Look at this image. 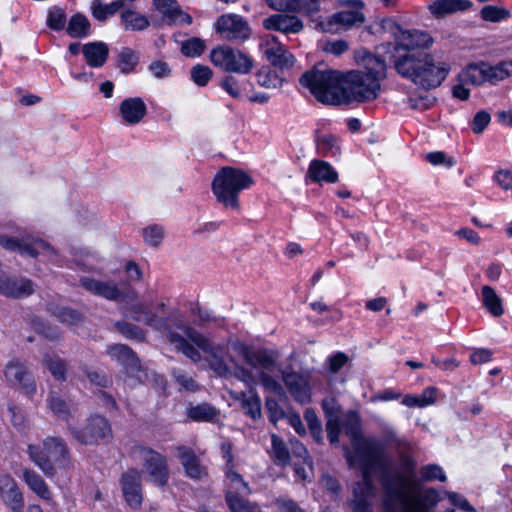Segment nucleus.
Returning <instances> with one entry per match:
<instances>
[{"label":"nucleus","instance_id":"nucleus-12","mask_svg":"<svg viewBox=\"0 0 512 512\" xmlns=\"http://www.w3.org/2000/svg\"><path fill=\"white\" fill-rule=\"evenodd\" d=\"M3 376L10 387L21 390L29 397L36 394V381L25 361L19 358L9 360L4 366Z\"/></svg>","mask_w":512,"mask_h":512},{"label":"nucleus","instance_id":"nucleus-38","mask_svg":"<svg viewBox=\"0 0 512 512\" xmlns=\"http://www.w3.org/2000/svg\"><path fill=\"white\" fill-rule=\"evenodd\" d=\"M482 303L484 307L494 316L499 317L504 313L501 298L496 294L495 290L485 285L482 287Z\"/></svg>","mask_w":512,"mask_h":512},{"label":"nucleus","instance_id":"nucleus-7","mask_svg":"<svg viewBox=\"0 0 512 512\" xmlns=\"http://www.w3.org/2000/svg\"><path fill=\"white\" fill-rule=\"evenodd\" d=\"M253 179L245 171L223 167L212 181V191L218 202L226 208L239 209V193L252 186Z\"/></svg>","mask_w":512,"mask_h":512},{"label":"nucleus","instance_id":"nucleus-30","mask_svg":"<svg viewBox=\"0 0 512 512\" xmlns=\"http://www.w3.org/2000/svg\"><path fill=\"white\" fill-rule=\"evenodd\" d=\"M82 53L90 67L99 68L106 63L109 48L103 42H90L82 47Z\"/></svg>","mask_w":512,"mask_h":512},{"label":"nucleus","instance_id":"nucleus-6","mask_svg":"<svg viewBox=\"0 0 512 512\" xmlns=\"http://www.w3.org/2000/svg\"><path fill=\"white\" fill-rule=\"evenodd\" d=\"M344 433L350 438L353 451L347 447L344 448L345 458L348 466L353 468L356 465V459L363 458L365 463H377L385 454L381 445L372 439L363 438L361 432V421L357 413L350 412L344 423Z\"/></svg>","mask_w":512,"mask_h":512},{"label":"nucleus","instance_id":"nucleus-54","mask_svg":"<svg viewBox=\"0 0 512 512\" xmlns=\"http://www.w3.org/2000/svg\"><path fill=\"white\" fill-rule=\"evenodd\" d=\"M190 75L195 84L198 86H206L211 79L213 72L208 66L197 64L192 67Z\"/></svg>","mask_w":512,"mask_h":512},{"label":"nucleus","instance_id":"nucleus-21","mask_svg":"<svg viewBox=\"0 0 512 512\" xmlns=\"http://www.w3.org/2000/svg\"><path fill=\"white\" fill-rule=\"evenodd\" d=\"M283 381L292 397L299 403H308L311 399L309 382L306 376L297 372H283Z\"/></svg>","mask_w":512,"mask_h":512},{"label":"nucleus","instance_id":"nucleus-57","mask_svg":"<svg viewBox=\"0 0 512 512\" xmlns=\"http://www.w3.org/2000/svg\"><path fill=\"white\" fill-rule=\"evenodd\" d=\"M322 49L326 53H330L335 56H340L349 49V43L342 39L335 41H327L324 43Z\"/></svg>","mask_w":512,"mask_h":512},{"label":"nucleus","instance_id":"nucleus-64","mask_svg":"<svg viewBox=\"0 0 512 512\" xmlns=\"http://www.w3.org/2000/svg\"><path fill=\"white\" fill-rule=\"evenodd\" d=\"M447 497L454 506L460 508L461 510L466 512H475V509L462 495L455 492H449L447 493Z\"/></svg>","mask_w":512,"mask_h":512},{"label":"nucleus","instance_id":"nucleus-27","mask_svg":"<svg viewBox=\"0 0 512 512\" xmlns=\"http://www.w3.org/2000/svg\"><path fill=\"white\" fill-rule=\"evenodd\" d=\"M306 178L314 183H336L338 181V173L332 165L320 159H313L306 173Z\"/></svg>","mask_w":512,"mask_h":512},{"label":"nucleus","instance_id":"nucleus-63","mask_svg":"<svg viewBox=\"0 0 512 512\" xmlns=\"http://www.w3.org/2000/svg\"><path fill=\"white\" fill-rule=\"evenodd\" d=\"M328 362L330 371L337 373L348 362V356L343 352H337L329 357Z\"/></svg>","mask_w":512,"mask_h":512},{"label":"nucleus","instance_id":"nucleus-28","mask_svg":"<svg viewBox=\"0 0 512 512\" xmlns=\"http://www.w3.org/2000/svg\"><path fill=\"white\" fill-rule=\"evenodd\" d=\"M108 355L125 366L128 373L135 374L140 371L141 365L136 354L124 344H115L107 349Z\"/></svg>","mask_w":512,"mask_h":512},{"label":"nucleus","instance_id":"nucleus-1","mask_svg":"<svg viewBox=\"0 0 512 512\" xmlns=\"http://www.w3.org/2000/svg\"><path fill=\"white\" fill-rule=\"evenodd\" d=\"M132 311L137 321H144L146 326L163 333L169 343L191 361H201V350L207 355L209 367L218 376L235 377L248 386L254 384L252 371L240 365L231 355L233 342L214 344L207 336L186 325L177 310L167 311L164 302L159 303L154 312L146 304H137Z\"/></svg>","mask_w":512,"mask_h":512},{"label":"nucleus","instance_id":"nucleus-50","mask_svg":"<svg viewBox=\"0 0 512 512\" xmlns=\"http://www.w3.org/2000/svg\"><path fill=\"white\" fill-rule=\"evenodd\" d=\"M481 18L489 22H500L510 17V12L503 8L492 5L484 6L480 11Z\"/></svg>","mask_w":512,"mask_h":512},{"label":"nucleus","instance_id":"nucleus-52","mask_svg":"<svg viewBox=\"0 0 512 512\" xmlns=\"http://www.w3.org/2000/svg\"><path fill=\"white\" fill-rule=\"evenodd\" d=\"M271 373L272 372H259L258 378H259L260 383L266 390H268L278 396L284 395L285 392H284L282 385L275 377H273L271 375Z\"/></svg>","mask_w":512,"mask_h":512},{"label":"nucleus","instance_id":"nucleus-48","mask_svg":"<svg viewBox=\"0 0 512 512\" xmlns=\"http://www.w3.org/2000/svg\"><path fill=\"white\" fill-rule=\"evenodd\" d=\"M144 242L151 247H158L164 238V229L162 226L153 224L142 230Z\"/></svg>","mask_w":512,"mask_h":512},{"label":"nucleus","instance_id":"nucleus-5","mask_svg":"<svg viewBox=\"0 0 512 512\" xmlns=\"http://www.w3.org/2000/svg\"><path fill=\"white\" fill-rule=\"evenodd\" d=\"M512 77V60L502 61L497 65L486 62L467 65L458 75L459 83L452 89L453 96L459 100H467L470 90L466 84L479 86L486 82L496 84L506 78Z\"/></svg>","mask_w":512,"mask_h":512},{"label":"nucleus","instance_id":"nucleus-41","mask_svg":"<svg viewBox=\"0 0 512 512\" xmlns=\"http://www.w3.org/2000/svg\"><path fill=\"white\" fill-rule=\"evenodd\" d=\"M67 33L73 38H84L90 33V22L82 14H75L71 17Z\"/></svg>","mask_w":512,"mask_h":512},{"label":"nucleus","instance_id":"nucleus-47","mask_svg":"<svg viewBox=\"0 0 512 512\" xmlns=\"http://www.w3.org/2000/svg\"><path fill=\"white\" fill-rule=\"evenodd\" d=\"M420 476H421V479L416 477V479L419 482H422V481L423 482H431L434 480H439L441 482L446 481V475H445L444 471L437 464H428V465L422 466L420 469ZM420 484L422 485V483H420Z\"/></svg>","mask_w":512,"mask_h":512},{"label":"nucleus","instance_id":"nucleus-9","mask_svg":"<svg viewBox=\"0 0 512 512\" xmlns=\"http://www.w3.org/2000/svg\"><path fill=\"white\" fill-rule=\"evenodd\" d=\"M300 84L320 102L339 105L342 76L335 70L312 69L299 79Z\"/></svg>","mask_w":512,"mask_h":512},{"label":"nucleus","instance_id":"nucleus-43","mask_svg":"<svg viewBox=\"0 0 512 512\" xmlns=\"http://www.w3.org/2000/svg\"><path fill=\"white\" fill-rule=\"evenodd\" d=\"M271 456L277 465H288L290 463V453L284 441L276 434L271 435Z\"/></svg>","mask_w":512,"mask_h":512},{"label":"nucleus","instance_id":"nucleus-53","mask_svg":"<svg viewBox=\"0 0 512 512\" xmlns=\"http://www.w3.org/2000/svg\"><path fill=\"white\" fill-rule=\"evenodd\" d=\"M66 14L63 9L53 7L49 10L47 16V25L49 28L59 31L65 27Z\"/></svg>","mask_w":512,"mask_h":512},{"label":"nucleus","instance_id":"nucleus-26","mask_svg":"<svg viewBox=\"0 0 512 512\" xmlns=\"http://www.w3.org/2000/svg\"><path fill=\"white\" fill-rule=\"evenodd\" d=\"M119 110L123 121L129 125L138 124L147 113L146 104L139 97L124 99Z\"/></svg>","mask_w":512,"mask_h":512},{"label":"nucleus","instance_id":"nucleus-58","mask_svg":"<svg viewBox=\"0 0 512 512\" xmlns=\"http://www.w3.org/2000/svg\"><path fill=\"white\" fill-rule=\"evenodd\" d=\"M8 413L11 423L18 429L23 430L26 427V418L23 410L15 405L8 406Z\"/></svg>","mask_w":512,"mask_h":512},{"label":"nucleus","instance_id":"nucleus-31","mask_svg":"<svg viewBox=\"0 0 512 512\" xmlns=\"http://www.w3.org/2000/svg\"><path fill=\"white\" fill-rule=\"evenodd\" d=\"M22 477L29 489L39 498L47 502L52 501V492L41 475L34 470L24 469Z\"/></svg>","mask_w":512,"mask_h":512},{"label":"nucleus","instance_id":"nucleus-19","mask_svg":"<svg viewBox=\"0 0 512 512\" xmlns=\"http://www.w3.org/2000/svg\"><path fill=\"white\" fill-rule=\"evenodd\" d=\"M0 500L11 512H23L24 495L17 481L7 473L0 474Z\"/></svg>","mask_w":512,"mask_h":512},{"label":"nucleus","instance_id":"nucleus-59","mask_svg":"<svg viewBox=\"0 0 512 512\" xmlns=\"http://www.w3.org/2000/svg\"><path fill=\"white\" fill-rule=\"evenodd\" d=\"M274 504L278 512H305L294 500L289 498H277Z\"/></svg>","mask_w":512,"mask_h":512},{"label":"nucleus","instance_id":"nucleus-20","mask_svg":"<svg viewBox=\"0 0 512 512\" xmlns=\"http://www.w3.org/2000/svg\"><path fill=\"white\" fill-rule=\"evenodd\" d=\"M176 456L184 468L187 477L193 480H203L207 477L206 468L201 464L200 459L190 447H176Z\"/></svg>","mask_w":512,"mask_h":512},{"label":"nucleus","instance_id":"nucleus-34","mask_svg":"<svg viewBox=\"0 0 512 512\" xmlns=\"http://www.w3.org/2000/svg\"><path fill=\"white\" fill-rule=\"evenodd\" d=\"M120 18L126 30L143 31L150 25L146 16L132 9L122 11Z\"/></svg>","mask_w":512,"mask_h":512},{"label":"nucleus","instance_id":"nucleus-56","mask_svg":"<svg viewBox=\"0 0 512 512\" xmlns=\"http://www.w3.org/2000/svg\"><path fill=\"white\" fill-rule=\"evenodd\" d=\"M256 77L258 84L266 88H275L281 84V80L272 71L261 70L257 73Z\"/></svg>","mask_w":512,"mask_h":512},{"label":"nucleus","instance_id":"nucleus-46","mask_svg":"<svg viewBox=\"0 0 512 512\" xmlns=\"http://www.w3.org/2000/svg\"><path fill=\"white\" fill-rule=\"evenodd\" d=\"M52 313L60 322L69 326L77 325L83 320L80 312L68 307H56Z\"/></svg>","mask_w":512,"mask_h":512},{"label":"nucleus","instance_id":"nucleus-8","mask_svg":"<svg viewBox=\"0 0 512 512\" xmlns=\"http://www.w3.org/2000/svg\"><path fill=\"white\" fill-rule=\"evenodd\" d=\"M80 285L88 292L95 296L105 298L110 301L124 302L126 303L125 312L129 313L131 318L138 322L134 315H136L132 308L137 304H146L149 310L154 312L159 302H147L138 299V293L135 289L127 287L121 290L117 283L113 281H101L91 277H82L80 279ZM162 301H160L161 303Z\"/></svg>","mask_w":512,"mask_h":512},{"label":"nucleus","instance_id":"nucleus-29","mask_svg":"<svg viewBox=\"0 0 512 512\" xmlns=\"http://www.w3.org/2000/svg\"><path fill=\"white\" fill-rule=\"evenodd\" d=\"M264 54L275 67L289 69L295 64V57L280 43H267Z\"/></svg>","mask_w":512,"mask_h":512},{"label":"nucleus","instance_id":"nucleus-16","mask_svg":"<svg viewBox=\"0 0 512 512\" xmlns=\"http://www.w3.org/2000/svg\"><path fill=\"white\" fill-rule=\"evenodd\" d=\"M0 246L8 251L18 252L21 255H28L31 257L44 255L51 260L57 254L56 250L42 239L27 238L19 240L8 235H1Z\"/></svg>","mask_w":512,"mask_h":512},{"label":"nucleus","instance_id":"nucleus-14","mask_svg":"<svg viewBox=\"0 0 512 512\" xmlns=\"http://www.w3.org/2000/svg\"><path fill=\"white\" fill-rule=\"evenodd\" d=\"M214 28L220 37L228 42L243 43L250 38L252 29L248 21L241 15L227 13L221 15Z\"/></svg>","mask_w":512,"mask_h":512},{"label":"nucleus","instance_id":"nucleus-39","mask_svg":"<svg viewBox=\"0 0 512 512\" xmlns=\"http://www.w3.org/2000/svg\"><path fill=\"white\" fill-rule=\"evenodd\" d=\"M437 390L434 387H427L420 396L406 395L402 404L407 407H426L435 403Z\"/></svg>","mask_w":512,"mask_h":512},{"label":"nucleus","instance_id":"nucleus-49","mask_svg":"<svg viewBox=\"0 0 512 512\" xmlns=\"http://www.w3.org/2000/svg\"><path fill=\"white\" fill-rule=\"evenodd\" d=\"M317 149L324 156H335L339 153L338 140L333 135H323L318 138Z\"/></svg>","mask_w":512,"mask_h":512},{"label":"nucleus","instance_id":"nucleus-10","mask_svg":"<svg viewBox=\"0 0 512 512\" xmlns=\"http://www.w3.org/2000/svg\"><path fill=\"white\" fill-rule=\"evenodd\" d=\"M383 27L391 32L395 39V54L415 53L417 49H427L433 43V38L428 32L421 30H404L395 21L388 19Z\"/></svg>","mask_w":512,"mask_h":512},{"label":"nucleus","instance_id":"nucleus-2","mask_svg":"<svg viewBox=\"0 0 512 512\" xmlns=\"http://www.w3.org/2000/svg\"><path fill=\"white\" fill-rule=\"evenodd\" d=\"M354 58L361 69L349 71L342 78L339 105L376 99L380 90L379 81L386 76V61L380 56L359 49Z\"/></svg>","mask_w":512,"mask_h":512},{"label":"nucleus","instance_id":"nucleus-60","mask_svg":"<svg viewBox=\"0 0 512 512\" xmlns=\"http://www.w3.org/2000/svg\"><path fill=\"white\" fill-rule=\"evenodd\" d=\"M221 87L233 98H239L241 96L239 82L233 76H226L221 82Z\"/></svg>","mask_w":512,"mask_h":512},{"label":"nucleus","instance_id":"nucleus-17","mask_svg":"<svg viewBox=\"0 0 512 512\" xmlns=\"http://www.w3.org/2000/svg\"><path fill=\"white\" fill-rule=\"evenodd\" d=\"M139 454L143 461V469L149 475L150 480L157 486H165L170 476L167 458L146 447H141Z\"/></svg>","mask_w":512,"mask_h":512},{"label":"nucleus","instance_id":"nucleus-15","mask_svg":"<svg viewBox=\"0 0 512 512\" xmlns=\"http://www.w3.org/2000/svg\"><path fill=\"white\" fill-rule=\"evenodd\" d=\"M232 349L242 356L244 361L259 372H274L279 354L268 349L253 350L243 342L235 341Z\"/></svg>","mask_w":512,"mask_h":512},{"label":"nucleus","instance_id":"nucleus-36","mask_svg":"<svg viewBox=\"0 0 512 512\" xmlns=\"http://www.w3.org/2000/svg\"><path fill=\"white\" fill-rule=\"evenodd\" d=\"M124 7L123 0H115L109 4H104L102 0H93L91 11L94 18L98 21H105L109 16L114 15Z\"/></svg>","mask_w":512,"mask_h":512},{"label":"nucleus","instance_id":"nucleus-13","mask_svg":"<svg viewBox=\"0 0 512 512\" xmlns=\"http://www.w3.org/2000/svg\"><path fill=\"white\" fill-rule=\"evenodd\" d=\"M226 493L225 500L231 512H241L255 502L244 498L251 494V488L243 477L234 470V467L225 468Z\"/></svg>","mask_w":512,"mask_h":512},{"label":"nucleus","instance_id":"nucleus-45","mask_svg":"<svg viewBox=\"0 0 512 512\" xmlns=\"http://www.w3.org/2000/svg\"><path fill=\"white\" fill-rule=\"evenodd\" d=\"M115 328L128 339L143 341L146 337V333L142 328L127 321L116 322Z\"/></svg>","mask_w":512,"mask_h":512},{"label":"nucleus","instance_id":"nucleus-32","mask_svg":"<svg viewBox=\"0 0 512 512\" xmlns=\"http://www.w3.org/2000/svg\"><path fill=\"white\" fill-rule=\"evenodd\" d=\"M472 3L469 0H435L429 5L430 12L437 18L457 11L469 9Z\"/></svg>","mask_w":512,"mask_h":512},{"label":"nucleus","instance_id":"nucleus-18","mask_svg":"<svg viewBox=\"0 0 512 512\" xmlns=\"http://www.w3.org/2000/svg\"><path fill=\"white\" fill-rule=\"evenodd\" d=\"M74 437L82 444L92 445L111 437V428L108 421L99 415L90 417L87 424L81 429L71 428Z\"/></svg>","mask_w":512,"mask_h":512},{"label":"nucleus","instance_id":"nucleus-44","mask_svg":"<svg viewBox=\"0 0 512 512\" xmlns=\"http://www.w3.org/2000/svg\"><path fill=\"white\" fill-rule=\"evenodd\" d=\"M181 53L186 57H199L206 49L205 41L198 37H193L180 43Z\"/></svg>","mask_w":512,"mask_h":512},{"label":"nucleus","instance_id":"nucleus-23","mask_svg":"<svg viewBox=\"0 0 512 512\" xmlns=\"http://www.w3.org/2000/svg\"><path fill=\"white\" fill-rule=\"evenodd\" d=\"M153 5L162 14L168 25L191 24L192 17L182 11L175 0H153Z\"/></svg>","mask_w":512,"mask_h":512},{"label":"nucleus","instance_id":"nucleus-4","mask_svg":"<svg viewBox=\"0 0 512 512\" xmlns=\"http://www.w3.org/2000/svg\"><path fill=\"white\" fill-rule=\"evenodd\" d=\"M29 459L52 479L59 472L64 473L73 468L70 449L66 441L59 436H48L39 444L27 446Z\"/></svg>","mask_w":512,"mask_h":512},{"label":"nucleus","instance_id":"nucleus-3","mask_svg":"<svg viewBox=\"0 0 512 512\" xmlns=\"http://www.w3.org/2000/svg\"><path fill=\"white\" fill-rule=\"evenodd\" d=\"M393 66L401 77L426 91L439 87L450 72L449 63L424 52L393 55Z\"/></svg>","mask_w":512,"mask_h":512},{"label":"nucleus","instance_id":"nucleus-51","mask_svg":"<svg viewBox=\"0 0 512 512\" xmlns=\"http://www.w3.org/2000/svg\"><path fill=\"white\" fill-rule=\"evenodd\" d=\"M138 63L136 53L130 48H123L119 53V67L121 72H131Z\"/></svg>","mask_w":512,"mask_h":512},{"label":"nucleus","instance_id":"nucleus-25","mask_svg":"<svg viewBox=\"0 0 512 512\" xmlns=\"http://www.w3.org/2000/svg\"><path fill=\"white\" fill-rule=\"evenodd\" d=\"M122 490L126 501L131 507L137 508L142 503L141 476L135 470H129L121 478Z\"/></svg>","mask_w":512,"mask_h":512},{"label":"nucleus","instance_id":"nucleus-33","mask_svg":"<svg viewBox=\"0 0 512 512\" xmlns=\"http://www.w3.org/2000/svg\"><path fill=\"white\" fill-rule=\"evenodd\" d=\"M47 403L50 411L57 418L63 421H69L70 419L73 418V407L55 392L49 393Z\"/></svg>","mask_w":512,"mask_h":512},{"label":"nucleus","instance_id":"nucleus-55","mask_svg":"<svg viewBox=\"0 0 512 512\" xmlns=\"http://www.w3.org/2000/svg\"><path fill=\"white\" fill-rule=\"evenodd\" d=\"M490 121V114L485 110H480L473 117L471 129L475 134H480L484 131Z\"/></svg>","mask_w":512,"mask_h":512},{"label":"nucleus","instance_id":"nucleus-42","mask_svg":"<svg viewBox=\"0 0 512 512\" xmlns=\"http://www.w3.org/2000/svg\"><path fill=\"white\" fill-rule=\"evenodd\" d=\"M242 406L251 418L258 419L261 417V400L253 388L248 393H241Z\"/></svg>","mask_w":512,"mask_h":512},{"label":"nucleus","instance_id":"nucleus-62","mask_svg":"<svg viewBox=\"0 0 512 512\" xmlns=\"http://www.w3.org/2000/svg\"><path fill=\"white\" fill-rule=\"evenodd\" d=\"M265 407L269 413V418L272 422L276 423L279 419L283 418L284 413L280 408L278 402L274 398H266Z\"/></svg>","mask_w":512,"mask_h":512},{"label":"nucleus","instance_id":"nucleus-22","mask_svg":"<svg viewBox=\"0 0 512 512\" xmlns=\"http://www.w3.org/2000/svg\"><path fill=\"white\" fill-rule=\"evenodd\" d=\"M364 20V15L359 10H345L334 13L325 22H319L316 27L321 32H333L334 25L350 28L363 23Z\"/></svg>","mask_w":512,"mask_h":512},{"label":"nucleus","instance_id":"nucleus-40","mask_svg":"<svg viewBox=\"0 0 512 512\" xmlns=\"http://www.w3.org/2000/svg\"><path fill=\"white\" fill-rule=\"evenodd\" d=\"M320 12V0H291L290 13L313 19Z\"/></svg>","mask_w":512,"mask_h":512},{"label":"nucleus","instance_id":"nucleus-24","mask_svg":"<svg viewBox=\"0 0 512 512\" xmlns=\"http://www.w3.org/2000/svg\"><path fill=\"white\" fill-rule=\"evenodd\" d=\"M268 30H275L285 34L299 33L303 30V22L296 15L278 13L269 16L263 21Z\"/></svg>","mask_w":512,"mask_h":512},{"label":"nucleus","instance_id":"nucleus-37","mask_svg":"<svg viewBox=\"0 0 512 512\" xmlns=\"http://www.w3.org/2000/svg\"><path fill=\"white\" fill-rule=\"evenodd\" d=\"M219 415V411L207 403L190 406L187 409V416L197 422H212Z\"/></svg>","mask_w":512,"mask_h":512},{"label":"nucleus","instance_id":"nucleus-35","mask_svg":"<svg viewBox=\"0 0 512 512\" xmlns=\"http://www.w3.org/2000/svg\"><path fill=\"white\" fill-rule=\"evenodd\" d=\"M43 364L57 381H65L67 378V362L56 354L46 353Z\"/></svg>","mask_w":512,"mask_h":512},{"label":"nucleus","instance_id":"nucleus-11","mask_svg":"<svg viewBox=\"0 0 512 512\" xmlns=\"http://www.w3.org/2000/svg\"><path fill=\"white\" fill-rule=\"evenodd\" d=\"M212 64L225 72L246 75L254 67L253 59L239 49L219 45L210 52Z\"/></svg>","mask_w":512,"mask_h":512},{"label":"nucleus","instance_id":"nucleus-61","mask_svg":"<svg viewBox=\"0 0 512 512\" xmlns=\"http://www.w3.org/2000/svg\"><path fill=\"white\" fill-rule=\"evenodd\" d=\"M425 158L432 165H444L448 168L454 165V160L447 158L445 153L441 151L430 152L426 154Z\"/></svg>","mask_w":512,"mask_h":512}]
</instances>
